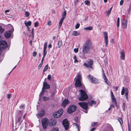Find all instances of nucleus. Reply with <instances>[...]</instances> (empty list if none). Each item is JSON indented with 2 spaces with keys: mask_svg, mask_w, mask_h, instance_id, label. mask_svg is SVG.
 Masks as SVG:
<instances>
[{
  "mask_svg": "<svg viewBox=\"0 0 131 131\" xmlns=\"http://www.w3.org/2000/svg\"><path fill=\"white\" fill-rule=\"evenodd\" d=\"M92 48V43L89 39L86 40L82 47V53L85 54L89 53V51Z\"/></svg>",
  "mask_w": 131,
  "mask_h": 131,
  "instance_id": "1",
  "label": "nucleus"
},
{
  "mask_svg": "<svg viewBox=\"0 0 131 131\" xmlns=\"http://www.w3.org/2000/svg\"><path fill=\"white\" fill-rule=\"evenodd\" d=\"M82 77L81 74L78 73L77 75V77L75 79V85L76 87H79L81 86L82 83L81 80Z\"/></svg>",
  "mask_w": 131,
  "mask_h": 131,
  "instance_id": "2",
  "label": "nucleus"
},
{
  "mask_svg": "<svg viewBox=\"0 0 131 131\" xmlns=\"http://www.w3.org/2000/svg\"><path fill=\"white\" fill-rule=\"evenodd\" d=\"M80 96H79V99L81 101H83L87 99L88 98V96L86 94L85 91L83 90H79Z\"/></svg>",
  "mask_w": 131,
  "mask_h": 131,
  "instance_id": "3",
  "label": "nucleus"
},
{
  "mask_svg": "<svg viewBox=\"0 0 131 131\" xmlns=\"http://www.w3.org/2000/svg\"><path fill=\"white\" fill-rule=\"evenodd\" d=\"M63 112V110L60 109L57 112L54 113L53 114V116L55 118H59L62 115Z\"/></svg>",
  "mask_w": 131,
  "mask_h": 131,
  "instance_id": "4",
  "label": "nucleus"
},
{
  "mask_svg": "<svg viewBox=\"0 0 131 131\" xmlns=\"http://www.w3.org/2000/svg\"><path fill=\"white\" fill-rule=\"evenodd\" d=\"M77 109V107L74 105H71L68 108L67 111L70 114L74 112Z\"/></svg>",
  "mask_w": 131,
  "mask_h": 131,
  "instance_id": "5",
  "label": "nucleus"
},
{
  "mask_svg": "<svg viewBox=\"0 0 131 131\" xmlns=\"http://www.w3.org/2000/svg\"><path fill=\"white\" fill-rule=\"evenodd\" d=\"M93 64V60L90 59L88 61L87 63H83V65L87 68H90L91 69H92V66Z\"/></svg>",
  "mask_w": 131,
  "mask_h": 131,
  "instance_id": "6",
  "label": "nucleus"
},
{
  "mask_svg": "<svg viewBox=\"0 0 131 131\" xmlns=\"http://www.w3.org/2000/svg\"><path fill=\"white\" fill-rule=\"evenodd\" d=\"M88 79L91 82L94 83H97L98 82L97 80L93 76L89 75L87 77Z\"/></svg>",
  "mask_w": 131,
  "mask_h": 131,
  "instance_id": "7",
  "label": "nucleus"
},
{
  "mask_svg": "<svg viewBox=\"0 0 131 131\" xmlns=\"http://www.w3.org/2000/svg\"><path fill=\"white\" fill-rule=\"evenodd\" d=\"M41 122L43 128L45 129L47 127L48 124V119L46 118H45L41 120Z\"/></svg>",
  "mask_w": 131,
  "mask_h": 131,
  "instance_id": "8",
  "label": "nucleus"
},
{
  "mask_svg": "<svg viewBox=\"0 0 131 131\" xmlns=\"http://www.w3.org/2000/svg\"><path fill=\"white\" fill-rule=\"evenodd\" d=\"M7 42L5 41L2 40L0 41V49H3L5 48L7 46Z\"/></svg>",
  "mask_w": 131,
  "mask_h": 131,
  "instance_id": "9",
  "label": "nucleus"
},
{
  "mask_svg": "<svg viewBox=\"0 0 131 131\" xmlns=\"http://www.w3.org/2000/svg\"><path fill=\"white\" fill-rule=\"evenodd\" d=\"M78 104L83 109L86 110L88 108V103L85 102H79Z\"/></svg>",
  "mask_w": 131,
  "mask_h": 131,
  "instance_id": "10",
  "label": "nucleus"
},
{
  "mask_svg": "<svg viewBox=\"0 0 131 131\" xmlns=\"http://www.w3.org/2000/svg\"><path fill=\"white\" fill-rule=\"evenodd\" d=\"M62 124L66 130L69 127V122L67 120L65 119L62 122Z\"/></svg>",
  "mask_w": 131,
  "mask_h": 131,
  "instance_id": "11",
  "label": "nucleus"
},
{
  "mask_svg": "<svg viewBox=\"0 0 131 131\" xmlns=\"http://www.w3.org/2000/svg\"><path fill=\"white\" fill-rule=\"evenodd\" d=\"M104 42L105 43V46H107L108 43V37L107 35V33L106 32H104Z\"/></svg>",
  "mask_w": 131,
  "mask_h": 131,
  "instance_id": "12",
  "label": "nucleus"
},
{
  "mask_svg": "<svg viewBox=\"0 0 131 131\" xmlns=\"http://www.w3.org/2000/svg\"><path fill=\"white\" fill-rule=\"evenodd\" d=\"M111 98L112 100V102L114 103V104L116 105L117 104V102L116 99L114 97V95L112 91H111Z\"/></svg>",
  "mask_w": 131,
  "mask_h": 131,
  "instance_id": "13",
  "label": "nucleus"
},
{
  "mask_svg": "<svg viewBox=\"0 0 131 131\" xmlns=\"http://www.w3.org/2000/svg\"><path fill=\"white\" fill-rule=\"evenodd\" d=\"M127 21L126 20L123 19L122 21V26L123 28H126L127 27Z\"/></svg>",
  "mask_w": 131,
  "mask_h": 131,
  "instance_id": "14",
  "label": "nucleus"
},
{
  "mask_svg": "<svg viewBox=\"0 0 131 131\" xmlns=\"http://www.w3.org/2000/svg\"><path fill=\"white\" fill-rule=\"evenodd\" d=\"M56 121L54 119H50L49 122V125L50 126H54L56 123Z\"/></svg>",
  "mask_w": 131,
  "mask_h": 131,
  "instance_id": "15",
  "label": "nucleus"
},
{
  "mask_svg": "<svg viewBox=\"0 0 131 131\" xmlns=\"http://www.w3.org/2000/svg\"><path fill=\"white\" fill-rule=\"evenodd\" d=\"M50 88V85L48 84L47 82L44 81L43 82V87L42 88L45 90V89H49Z\"/></svg>",
  "mask_w": 131,
  "mask_h": 131,
  "instance_id": "16",
  "label": "nucleus"
},
{
  "mask_svg": "<svg viewBox=\"0 0 131 131\" xmlns=\"http://www.w3.org/2000/svg\"><path fill=\"white\" fill-rule=\"evenodd\" d=\"M11 32L10 31H7L4 34V36L5 37L7 38H9L11 36Z\"/></svg>",
  "mask_w": 131,
  "mask_h": 131,
  "instance_id": "17",
  "label": "nucleus"
},
{
  "mask_svg": "<svg viewBox=\"0 0 131 131\" xmlns=\"http://www.w3.org/2000/svg\"><path fill=\"white\" fill-rule=\"evenodd\" d=\"M45 114V111L43 109H42L40 111V112L38 114V116H37L38 118H39L40 117H41L43 116Z\"/></svg>",
  "mask_w": 131,
  "mask_h": 131,
  "instance_id": "18",
  "label": "nucleus"
},
{
  "mask_svg": "<svg viewBox=\"0 0 131 131\" xmlns=\"http://www.w3.org/2000/svg\"><path fill=\"white\" fill-rule=\"evenodd\" d=\"M69 101L68 99H65L62 102V106L64 107L67 104H69Z\"/></svg>",
  "mask_w": 131,
  "mask_h": 131,
  "instance_id": "19",
  "label": "nucleus"
},
{
  "mask_svg": "<svg viewBox=\"0 0 131 131\" xmlns=\"http://www.w3.org/2000/svg\"><path fill=\"white\" fill-rule=\"evenodd\" d=\"M96 103V102L94 100H91L88 102V103L89 105L92 106L93 105L95 104Z\"/></svg>",
  "mask_w": 131,
  "mask_h": 131,
  "instance_id": "20",
  "label": "nucleus"
},
{
  "mask_svg": "<svg viewBox=\"0 0 131 131\" xmlns=\"http://www.w3.org/2000/svg\"><path fill=\"white\" fill-rule=\"evenodd\" d=\"M120 57L121 59L123 60H125V52L123 51H122L120 53Z\"/></svg>",
  "mask_w": 131,
  "mask_h": 131,
  "instance_id": "21",
  "label": "nucleus"
},
{
  "mask_svg": "<svg viewBox=\"0 0 131 131\" xmlns=\"http://www.w3.org/2000/svg\"><path fill=\"white\" fill-rule=\"evenodd\" d=\"M23 119L22 118V116L18 117L17 120V123H18L19 125H20L23 121Z\"/></svg>",
  "mask_w": 131,
  "mask_h": 131,
  "instance_id": "22",
  "label": "nucleus"
},
{
  "mask_svg": "<svg viewBox=\"0 0 131 131\" xmlns=\"http://www.w3.org/2000/svg\"><path fill=\"white\" fill-rule=\"evenodd\" d=\"M45 90L44 89H43V88H42V91H41L39 95V99L40 100L41 99L40 97L44 95V93L45 92Z\"/></svg>",
  "mask_w": 131,
  "mask_h": 131,
  "instance_id": "23",
  "label": "nucleus"
},
{
  "mask_svg": "<svg viewBox=\"0 0 131 131\" xmlns=\"http://www.w3.org/2000/svg\"><path fill=\"white\" fill-rule=\"evenodd\" d=\"M102 76L104 80L105 81V82L107 84H108L107 82H108V80L107 79V78H106L105 74L104 73L103 74H102Z\"/></svg>",
  "mask_w": 131,
  "mask_h": 131,
  "instance_id": "24",
  "label": "nucleus"
},
{
  "mask_svg": "<svg viewBox=\"0 0 131 131\" xmlns=\"http://www.w3.org/2000/svg\"><path fill=\"white\" fill-rule=\"evenodd\" d=\"M72 35L74 36H77L79 35V34L78 33L77 31H73Z\"/></svg>",
  "mask_w": 131,
  "mask_h": 131,
  "instance_id": "25",
  "label": "nucleus"
},
{
  "mask_svg": "<svg viewBox=\"0 0 131 131\" xmlns=\"http://www.w3.org/2000/svg\"><path fill=\"white\" fill-rule=\"evenodd\" d=\"M24 23L26 26H30L31 25V23L30 21H29L27 23L26 21H24Z\"/></svg>",
  "mask_w": 131,
  "mask_h": 131,
  "instance_id": "26",
  "label": "nucleus"
},
{
  "mask_svg": "<svg viewBox=\"0 0 131 131\" xmlns=\"http://www.w3.org/2000/svg\"><path fill=\"white\" fill-rule=\"evenodd\" d=\"M126 93H125V96L127 100H128V91L127 88H126Z\"/></svg>",
  "mask_w": 131,
  "mask_h": 131,
  "instance_id": "27",
  "label": "nucleus"
},
{
  "mask_svg": "<svg viewBox=\"0 0 131 131\" xmlns=\"http://www.w3.org/2000/svg\"><path fill=\"white\" fill-rule=\"evenodd\" d=\"M126 88H126L125 89L124 87L123 88L121 92V94L122 95H124L125 92V93H126Z\"/></svg>",
  "mask_w": 131,
  "mask_h": 131,
  "instance_id": "28",
  "label": "nucleus"
},
{
  "mask_svg": "<svg viewBox=\"0 0 131 131\" xmlns=\"http://www.w3.org/2000/svg\"><path fill=\"white\" fill-rule=\"evenodd\" d=\"M84 29L86 30H91L93 29V27L92 26L86 27L84 28Z\"/></svg>",
  "mask_w": 131,
  "mask_h": 131,
  "instance_id": "29",
  "label": "nucleus"
},
{
  "mask_svg": "<svg viewBox=\"0 0 131 131\" xmlns=\"http://www.w3.org/2000/svg\"><path fill=\"white\" fill-rule=\"evenodd\" d=\"M62 44V41L61 40L59 41H58V47L59 48L61 47Z\"/></svg>",
  "mask_w": 131,
  "mask_h": 131,
  "instance_id": "30",
  "label": "nucleus"
},
{
  "mask_svg": "<svg viewBox=\"0 0 131 131\" xmlns=\"http://www.w3.org/2000/svg\"><path fill=\"white\" fill-rule=\"evenodd\" d=\"M48 64H47L46 65L43 69V73L45 71H47V70L48 69Z\"/></svg>",
  "mask_w": 131,
  "mask_h": 131,
  "instance_id": "31",
  "label": "nucleus"
},
{
  "mask_svg": "<svg viewBox=\"0 0 131 131\" xmlns=\"http://www.w3.org/2000/svg\"><path fill=\"white\" fill-rule=\"evenodd\" d=\"M73 59L74 60V63H76V62H78V61L77 60L76 56L75 55H74L73 57Z\"/></svg>",
  "mask_w": 131,
  "mask_h": 131,
  "instance_id": "32",
  "label": "nucleus"
},
{
  "mask_svg": "<svg viewBox=\"0 0 131 131\" xmlns=\"http://www.w3.org/2000/svg\"><path fill=\"white\" fill-rule=\"evenodd\" d=\"M118 120L119 122L121 124H123V121L122 118H119L118 119Z\"/></svg>",
  "mask_w": 131,
  "mask_h": 131,
  "instance_id": "33",
  "label": "nucleus"
},
{
  "mask_svg": "<svg viewBox=\"0 0 131 131\" xmlns=\"http://www.w3.org/2000/svg\"><path fill=\"white\" fill-rule=\"evenodd\" d=\"M119 17L117 18V26L118 27L119 26Z\"/></svg>",
  "mask_w": 131,
  "mask_h": 131,
  "instance_id": "34",
  "label": "nucleus"
},
{
  "mask_svg": "<svg viewBox=\"0 0 131 131\" xmlns=\"http://www.w3.org/2000/svg\"><path fill=\"white\" fill-rule=\"evenodd\" d=\"M25 105L24 104H21L19 107L20 109H24L25 108Z\"/></svg>",
  "mask_w": 131,
  "mask_h": 131,
  "instance_id": "35",
  "label": "nucleus"
},
{
  "mask_svg": "<svg viewBox=\"0 0 131 131\" xmlns=\"http://www.w3.org/2000/svg\"><path fill=\"white\" fill-rule=\"evenodd\" d=\"M49 99V97L46 96H43V100L44 101H46L48 100Z\"/></svg>",
  "mask_w": 131,
  "mask_h": 131,
  "instance_id": "36",
  "label": "nucleus"
},
{
  "mask_svg": "<svg viewBox=\"0 0 131 131\" xmlns=\"http://www.w3.org/2000/svg\"><path fill=\"white\" fill-rule=\"evenodd\" d=\"M4 30V29L1 26H0V33H3Z\"/></svg>",
  "mask_w": 131,
  "mask_h": 131,
  "instance_id": "37",
  "label": "nucleus"
},
{
  "mask_svg": "<svg viewBox=\"0 0 131 131\" xmlns=\"http://www.w3.org/2000/svg\"><path fill=\"white\" fill-rule=\"evenodd\" d=\"M114 89L113 91H116L117 90L118 88V86H113L112 87Z\"/></svg>",
  "mask_w": 131,
  "mask_h": 131,
  "instance_id": "38",
  "label": "nucleus"
},
{
  "mask_svg": "<svg viewBox=\"0 0 131 131\" xmlns=\"http://www.w3.org/2000/svg\"><path fill=\"white\" fill-rule=\"evenodd\" d=\"M74 126L75 125L76 126L77 128L78 131L79 130V127L78 125L76 123H74L73 124Z\"/></svg>",
  "mask_w": 131,
  "mask_h": 131,
  "instance_id": "39",
  "label": "nucleus"
},
{
  "mask_svg": "<svg viewBox=\"0 0 131 131\" xmlns=\"http://www.w3.org/2000/svg\"><path fill=\"white\" fill-rule=\"evenodd\" d=\"M47 53V52L46 51V49H43V56H45Z\"/></svg>",
  "mask_w": 131,
  "mask_h": 131,
  "instance_id": "40",
  "label": "nucleus"
},
{
  "mask_svg": "<svg viewBox=\"0 0 131 131\" xmlns=\"http://www.w3.org/2000/svg\"><path fill=\"white\" fill-rule=\"evenodd\" d=\"M47 45V42H45L44 44V45L43 49H46Z\"/></svg>",
  "mask_w": 131,
  "mask_h": 131,
  "instance_id": "41",
  "label": "nucleus"
},
{
  "mask_svg": "<svg viewBox=\"0 0 131 131\" xmlns=\"http://www.w3.org/2000/svg\"><path fill=\"white\" fill-rule=\"evenodd\" d=\"M84 3L86 5H89L90 2L88 1H84Z\"/></svg>",
  "mask_w": 131,
  "mask_h": 131,
  "instance_id": "42",
  "label": "nucleus"
},
{
  "mask_svg": "<svg viewBox=\"0 0 131 131\" xmlns=\"http://www.w3.org/2000/svg\"><path fill=\"white\" fill-rule=\"evenodd\" d=\"M38 24H39L38 22V21H37L35 23L34 25L35 26V27H37L38 26Z\"/></svg>",
  "mask_w": 131,
  "mask_h": 131,
  "instance_id": "43",
  "label": "nucleus"
},
{
  "mask_svg": "<svg viewBox=\"0 0 131 131\" xmlns=\"http://www.w3.org/2000/svg\"><path fill=\"white\" fill-rule=\"evenodd\" d=\"M58 128H52L51 131H58Z\"/></svg>",
  "mask_w": 131,
  "mask_h": 131,
  "instance_id": "44",
  "label": "nucleus"
},
{
  "mask_svg": "<svg viewBox=\"0 0 131 131\" xmlns=\"http://www.w3.org/2000/svg\"><path fill=\"white\" fill-rule=\"evenodd\" d=\"M62 23L63 22L62 21H60L59 22L58 25V27L59 28H60L61 27Z\"/></svg>",
  "mask_w": 131,
  "mask_h": 131,
  "instance_id": "45",
  "label": "nucleus"
},
{
  "mask_svg": "<svg viewBox=\"0 0 131 131\" xmlns=\"http://www.w3.org/2000/svg\"><path fill=\"white\" fill-rule=\"evenodd\" d=\"M80 26V24L79 23H77L76 24L75 26V29H77Z\"/></svg>",
  "mask_w": 131,
  "mask_h": 131,
  "instance_id": "46",
  "label": "nucleus"
},
{
  "mask_svg": "<svg viewBox=\"0 0 131 131\" xmlns=\"http://www.w3.org/2000/svg\"><path fill=\"white\" fill-rule=\"evenodd\" d=\"M67 14V12L65 10L64 12L63 13V15H62V16L64 17H66V15Z\"/></svg>",
  "mask_w": 131,
  "mask_h": 131,
  "instance_id": "47",
  "label": "nucleus"
},
{
  "mask_svg": "<svg viewBox=\"0 0 131 131\" xmlns=\"http://www.w3.org/2000/svg\"><path fill=\"white\" fill-rule=\"evenodd\" d=\"M25 15L27 17L29 16L30 15V13L28 12H25Z\"/></svg>",
  "mask_w": 131,
  "mask_h": 131,
  "instance_id": "48",
  "label": "nucleus"
},
{
  "mask_svg": "<svg viewBox=\"0 0 131 131\" xmlns=\"http://www.w3.org/2000/svg\"><path fill=\"white\" fill-rule=\"evenodd\" d=\"M111 12V11L110 10L108 11L106 10V13L107 15H109L110 14Z\"/></svg>",
  "mask_w": 131,
  "mask_h": 131,
  "instance_id": "49",
  "label": "nucleus"
},
{
  "mask_svg": "<svg viewBox=\"0 0 131 131\" xmlns=\"http://www.w3.org/2000/svg\"><path fill=\"white\" fill-rule=\"evenodd\" d=\"M43 63H41L38 66V69H40L42 67Z\"/></svg>",
  "mask_w": 131,
  "mask_h": 131,
  "instance_id": "50",
  "label": "nucleus"
},
{
  "mask_svg": "<svg viewBox=\"0 0 131 131\" xmlns=\"http://www.w3.org/2000/svg\"><path fill=\"white\" fill-rule=\"evenodd\" d=\"M47 79L49 80H50L51 79V75H48L47 77Z\"/></svg>",
  "mask_w": 131,
  "mask_h": 131,
  "instance_id": "51",
  "label": "nucleus"
},
{
  "mask_svg": "<svg viewBox=\"0 0 131 131\" xmlns=\"http://www.w3.org/2000/svg\"><path fill=\"white\" fill-rule=\"evenodd\" d=\"M125 102H123V109L124 111H125Z\"/></svg>",
  "mask_w": 131,
  "mask_h": 131,
  "instance_id": "52",
  "label": "nucleus"
},
{
  "mask_svg": "<svg viewBox=\"0 0 131 131\" xmlns=\"http://www.w3.org/2000/svg\"><path fill=\"white\" fill-rule=\"evenodd\" d=\"M34 29L32 28V37L33 38H34Z\"/></svg>",
  "mask_w": 131,
  "mask_h": 131,
  "instance_id": "53",
  "label": "nucleus"
},
{
  "mask_svg": "<svg viewBox=\"0 0 131 131\" xmlns=\"http://www.w3.org/2000/svg\"><path fill=\"white\" fill-rule=\"evenodd\" d=\"M74 120L75 122L77 123H78L79 122V121L78 119V118L77 117H75L74 119Z\"/></svg>",
  "mask_w": 131,
  "mask_h": 131,
  "instance_id": "54",
  "label": "nucleus"
},
{
  "mask_svg": "<svg viewBox=\"0 0 131 131\" xmlns=\"http://www.w3.org/2000/svg\"><path fill=\"white\" fill-rule=\"evenodd\" d=\"M74 51L75 52L77 53L78 52V48H75L74 49Z\"/></svg>",
  "mask_w": 131,
  "mask_h": 131,
  "instance_id": "55",
  "label": "nucleus"
},
{
  "mask_svg": "<svg viewBox=\"0 0 131 131\" xmlns=\"http://www.w3.org/2000/svg\"><path fill=\"white\" fill-rule=\"evenodd\" d=\"M51 22L50 21H48L47 24L48 25L50 26L51 25Z\"/></svg>",
  "mask_w": 131,
  "mask_h": 131,
  "instance_id": "56",
  "label": "nucleus"
},
{
  "mask_svg": "<svg viewBox=\"0 0 131 131\" xmlns=\"http://www.w3.org/2000/svg\"><path fill=\"white\" fill-rule=\"evenodd\" d=\"M45 57V56H43V57H42V60H41V63H43V60H44V58Z\"/></svg>",
  "mask_w": 131,
  "mask_h": 131,
  "instance_id": "57",
  "label": "nucleus"
},
{
  "mask_svg": "<svg viewBox=\"0 0 131 131\" xmlns=\"http://www.w3.org/2000/svg\"><path fill=\"white\" fill-rule=\"evenodd\" d=\"M123 0H121L120 2V5H122L123 4Z\"/></svg>",
  "mask_w": 131,
  "mask_h": 131,
  "instance_id": "58",
  "label": "nucleus"
},
{
  "mask_svg": "<svg viewBox=\"0 0 131 131\" xmlns=\"http://www.w3.org/2000/svg\"><path fill=\"white\" fill-rule=\"evenodd\" d=\"M33 56H35L37 54V53L36 52H34L33 53Z\"/></svg>",
  "mask_w": 131,
  "mask_h": 131,
  "instance_id": "59",
  "label": "nucleus"
},
{
  "mask_svg": "<svg viewBox=\"0 0 131 131\" xmlns=\"http://www.w3.org/2000/svg\"><path fill=\"white\" fill-rule=\"evenodd\" d=\"M65 17H64H64L62 16V18L61 19L60 21H62L63 22V20L64 19V18H65Z\"/></svg>",
  "mask_w": 131,
  "mask_h": 131,
  "instance_id": "60",
  "label": "nucleus"
},
{
  "mask_svg": "<svg viewBox=\"0 0 131 131\" xmlns=\"http://www.w3.org/2000/svg\"><path fill=\"white\" fill-rule=\"evenodd\" d=\"M18 114H20L21 115H22V114L21 113V112L20 111H18Z\"/></svg>",
  "mask_w": 131,
  "mask_h": 131,
  "instance_id": "61",
  "label": "nucleus"
},
{
  "mask_svg": "<svg viewBox=\"0 0 131 131\" xmlns=\"http://www.w3.org/2000/svg\"><path fill=\"white\" fill-rule=\"evenodd\" d=\"M11 95L10 94H8L7 95V98L8 99H10V98Z\"/></svg>",
  "mask_w": 131,
  "mask_h": 131,
  "instance_id": "62",
  "label": "nucleus"
},
{
  "mask_svg": "<svg viewBox=\"0 0 131 131\" xmlns=\"http://www.w3.org/2000/svg\"><path fill=\"white\" fill-rule=\"evenodd\" d=\"M17 66H16L13 68V69L12 70V71L10 72L8 74H9L12 71L16 68Z\"/></svg>",
  "mask_w": 131,
  "mask_h": 131,
  "instance_id": "63",
  "label": "nucleus"
},
{
  "mask_svg": "<svg viewBox=\"0 0 131 131\" xmlns=\"http://www.w3.org/2000/svg\"><path fill=\"white\" fill-rule=\"evenodd\" d=\"M95 129L96 128H92L90 129V131H94Z\"/></svg>",
  "mask_w": 131,
  "mask_h": 131,
  "instance_id": "64",
  "label": "nucleus"
}]
</instances>
